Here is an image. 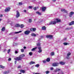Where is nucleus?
I'll return each instance as SVG.
<instances>
[{"label":"nucleus","mask_w":74,"mask_h":74,"mask_svg":"<svg viewBox=\"0 0 74 74\" xmlns=\"http://www.w3.org/2000/svg\"><path fill=\"white\" fill-rule=\"evenodd\" d=\"M56 21H51L49 25H55L56 23H59L61 22V20L57 18L56 19Z\"/></svg>","instance_id":"f257e3e1"},{"label":"nucleus","mask_w":74,"mask_h":74,"mask_svg":"<svg viewBox=\"0 0 74 74\" xmlns=\"http://www.w3.org/2000/svg\"><path fill=\"white\" fill-rule=\"evenodd\" d=\"M25 56V54H22L21 55L19 56V57H16L14 58L15 60H18V61H20L22 59V58Z\"/></svg>","instance_id":"f03ea898"},{"label":"nucleus","mask_w":74,"mask_h":74,"mask_svg":"<svg viewBox=\"0 0 74 74\" xmlns=\"http://www.w3.org/2000/svg\"><path fill=\"white\" fill-rule=\"evenodd\" d=\"M46 37L47 38H50V39L53 38V35H47Z\"/></svg>","instance_id":"7ed1b4c3"},{"label":"nucleus","mask_w":74,"mask_h":74,"mask_svg":"<svg viewBox=\"0 0 74 74\" xmlns=\"http://www.w3.org/2000/svg\"><path fill=\"white\" fill-rule=\"evenodd\" d=\"M10 9L11 8L9 7L6 8L5 10V12H8L9 11H10Z\"/></svg>","instance_id":"20e7f679"},{"label":"nucleus","mask_w":74,"mask_h":74,"mask_svg":"<svg viewBox=\"0 0 74 74\" xmlns=\"http://www.w3.org/2000/svg\"><path fill=\"white\" fill-rule=\"evenodd\" d=\"M20 13H19V12H18V11H16V17L17 18H18L19 16H20Z\"/></svg>","instance_id":"39448f33"},{"label":"nucleus","mask_w":74,"mask_h":74,"mask_svg":"<svg viewBox=\"0 0 74 74\" xmlns=\"http://www.w3.org/2000/svg\"><path fill=\"white\" fill-rule=\"evenodd\" d=\"M59 63H57V62L54 63L52 64V66H53L54 67L58 66H59Z\"/></svg>","instance_id":"423d86ee"},{"label":"nucleus","mask_w":74,"mask_h":74,"mask_svg":"<svg viewBox=\"0 0 74 74\" xmlns=\"http://www.w3.org/2000/svg\"><path fill=\"white\" fill-rule=\"evenodd\" d=\"M30 33V31L29 30H26L25 32L24 33L26 35H28Z\"/></svg>","instance_id":"0eeeda50"},{"label":"nucleus","mask_w":74,"mask_h":74,"mask_svg":"<svg viewBox=\"0 0 74 74\" xmlns=\"http://www.w3.org/2000/svg\"><path fill=\"white\" fill-rule=\"evenodd\" d=\"M30 30L31 32H35L36 30V28H31Z\"/></svg>","instance_id":"6e6552de"},{"label":"nucleus","mask_w":74,"mask_h":74,"mask_svg":"<svg viewBox=\"0 0 74 74\" xmlns=\"http://www.w3.org/2000/svg\"><path fill=\"white\" fill-rule=\"evenodd\" d=\"M39 50L38 51L39 53H41L42 52V49H41V47H39L38 48Z\"/></svg>","instance_id":"1a4fd4ad"},{"label":"nucleus","mask_w":74,"mask_h":74,"mask_svg":"<svg viewBox=\"0 0 74 74\" xmlns=\"http://www.w3.org/2000/svg\"><path fill=\"white\" fill-rule=\"evenodd\" d=\"M74 12H71L69 14V17H71L74 14Z\"/></svg>","instance_id":"9d476101"},{"label":"nucleus","mask_w":74,"mask_h":74,"mask_svg":"<svg viewBox=\"0 0 74 74\" xmlns=\"http://www.w3.org/2000/svg\"><path fill=\"white\" fill-rule=\"evenodd\" d=\"M74 24V21H72L70 23H69V26H71V25H73Z\"/></svg>","instance_id":"9b49d317"},{"label":"nucleus","mask_w":74,"mask_h":74,"mask_svg":"<svg viewBox=\"0 0 74 74\" xmlns=\"http://www.w3.org/2000/svg\"><path fill=\"white\" fill-rule=\"evenodd\" d=\"M46 9H47V8L46 7H43L42 8V11L43 12L45 11Z\"/></svg>","instance_id":"f8f14e48"},{"label":"nucleus","mask_w":74,"mask_h":74,"mask_svg":"<svg viewBox=\"0 0 74 74\" xmlns=\"http://www.w3.org/2000/svg\"><path fill=\"white\" fill-rule=\"evenodd\" d=\"M20 71L21 73H23V74L25 73V71L23 70H20Z\"/></svg>","instance_id":"ddd939ff"},{"label":"nucleus","mask_w":74,"mask_h":74,"mask_svg":"<svg viewBox=\"0 0 74 74\" xmlns=\"http://www.w3.org/2000/svg\"><path fill=\"white\" fill-rule=\"evenodd\" d=\"M60 64L62 65H64V64H65V62L61 61L60 62Z\"/></svg>","instance_id":"4468645a"},{"label":"nucleus","mask_w":74,"mask_h":74,"mask_svg":"<svg viewBox=\"0 0 74 74\" xmlns=\"http://www.w3.org/2000/svg\"><path fill=\"white\" fill-rule=\"evenodd\" d=\"M1 30L2 31V32H4L5 30V27H3L2 28Z\"/></svg>","instance_id":"2eb2a0df"},{"label":"nucleus","mask_w":74,"mask_h":74,"mask_svg":"<svg viewBox=\"0 0 74 74\" xmlns=\"http://www.w3.org/2000/svg\"><path fill=\"white\" fill-rule=\"evenodd\" d=\"M60 70V69H56V70L55 71V73H56L57 71H59Z\"/></svg>","instance_id":"dca6fc26"},{"label":"nucleus","mask_w":74,"mask_h":74,"mask_svg":"<svg viewBox=\"0 0 74 74\" xmlns=\"http://www.w3.org/2000/svg\"><path fill=\"white\" fill-rule=\"evenodd\" d=\"M3 73L4 74H8V73H10V71H6L4 72Z\"/></svg>","instance_id":"f3484780"},{"label":"nucleus","mask_w":74,"mask_h":74,"mask_svg":"<svg viewBox=\"0 0 74 74\" xmlns=\"http://www.w3.org/2000/svg\"><path fill=\"white\" fill-rule=\"evenodd\" d=\"M42 30H46V27L45 26H44L42 27Z\"/></svg>","instance_id":"a211bd4d"},{"label":"nucleus","mask_w":74,"mask_h":74,"mask_svg":"<svg viewBox=\"0 0 74 74\" xmlns=\"http://www.w3.org/2000/svg\"><path fill=\"white\" fill-rule=\"evenodd\" d=\"M16 27H20V25L19 24H17L15 26Z\"/></svg>","instance_id":"6ab92c4d"},{"label":"nucleus","mask_w":74,"mask_h":74,"mask_svg":"<svg viewBox=\"0 0 74 74\" xmlns=\"http://www.w3.org/2000/svg\"><path fill=\"white\" fill-rule=\"evenodd\" d=\"M35 64V62H34V61H31L30 63H29V64Z\"/></svg>","instance_id":"aec40b11"},{"label":"nucleus","mask_w":74,"mask_h":74,"mask_svg":"<svg viewBox=\"0 0 74 74\" xmlns=\"http://www.w3.org/2000/svg\"><path fill=\"white\" fill-rule=\"evenodd\" d=\"M20 27H21V28H23V27H24V25L23 24L20 25Z\"/></svg>","instance_id":"412c9836"},{"label":"nucleus","mask_w":74,"mask_h":74,"mask_svg":"<svg viewBox=\"0 0 74 74\" xmlns=\"http://www.w3.org/2000/svg\"><path fill=\"white\" fill-rule=\"evenodd\" d=\"M31 36H34V37H36V34L34 33H32L31 34Z\"/></svg>","instance_id":"4be33fe9"},{"label":"nucleus","mask_w":74,"mask_h":74,"mask_svg":"<svg viewBox=\"0 0 74 74\" xmlns=\"http://www.w3.org/2000/svg\"><path fill=\"white\" fill-rule=\"evenodd\" d=\"M46 61L48 62H50V58H48L46 60Z\"/></svg>","instance_id":"5701e85b"},{"label":"nucleus","mask_w":74,"mask_h":74,"mask_svg":"<svg viewBox=\"0 0 74 74\" xmlns=\"http://www.w3.org/2000/svg\"><path fill=\"white\" fill-rule=\"evenodd\" d=\"M64 12H65L66 13H66V15H69V13H68V12H67V10H66L65 9V10L64 11Z\"/></svg>","instance_id":"b1692460"},{"label":"nucleus","mask_w":74,"mask_h":74,"mask_svg":"<svg viewBox=\"0 0 74 74\" xmlns=\"http://www.w3.org/2000/svg\"><path fill=\"white\" fill-rule=\"evenodd\" d=\"M36 13L38 15H41V13H40L39 12H36Z\"/></svg>","instance_id":"393cba45"},{"label":"nucleus","mask_w":74,"mask_h":74,"mask_svg":"<svg viewBox=\"0 0 74 74\" xmlns=\"http://www.w3.org/2000/svg\"><path fill=\"white\" fill-rule=\"evenodd\" d=\"M29 54L30 56H32L33 55V53L32 52H30L29 53Z\"/></svg>","instance_id":"a878e982"},{"label":"nucleus","mask_w":74,"mask_h":74,"mask_svg":"<svg viewBox=\"0 0 74 74\" xmlns=\"http://www.w3.org/2000/svg\"><path fill=\"white\" fill-rule=\"evenodd\" d=\"M63 44L64 45H68V43L67 42H65L63 43Z\"/></svg>","instance_id":"bb28decb"},{"label":"nucleus","mask_w":74,"mask_h":74,"mask_svg":"<svg viewBox=\"0 0 74 74\" xmlns=\"http://www.w3.org/2000/svg\"><path fill=\"white\" fill-rule=\"evenodd\" d=\"M70 55H71V53L70 52H69L67 54V56H70Z\"/></svg>","instance_id":"cd10ccee"},{"label":"nucleus","mask_w":74,"mask_h":74,"mask_svg":"<svg viewBox=\"0 0 74 74\" xmlns=\"http://www.w3.org/2000/svg\"><path fill=\"white\" fill-rule=\"evenodd\" d=\"M32 18L29 19V23H32Z\"/></svg>","instance_id":"c85d7f7f"},{"label":"nucleus","mask_w":74,"mask_h":74,"mask_svg":"<svg viewBox=\"0 0 74 74\" xmlns=\"http://www.w3.org/2000/svg\"><path fill=\"white\" fill-rule=\"evenodd\" d=\"M37 49V47L33 48L32 49V51H35V49Z\"/></svg>","instance_id":"c756f323"},{"label":"nucleus","mask_w":74,"mask_h":74,"mask_svg":"<svg viewBox=\"0 0 74 74\" xmlns=\"http://www.w3.org/2000/svg\"><path fill=\"white\" fill-rule=\"evenodd\" d=\"M39 66H40L39 64H37L35 65V67L37 68Z\"/></svg>","instance_id":"7c9ffc66"},{"label":"nucleus","mask_w":74,"mask_h":74,"mask_svg":"<svg viewBox=\"0 0 74 74\" xmlns=\"http://www.w3.org/2000/svg\"><path fill=\"white\" fill-rule=\"evenodd\" d=\"M4 66H3L2 65H0V68H1L2 69H4Z\"/></svg>","instance_id":"2f4dec72"},{"label":"nucleus","mask_w":74,"mask_h":74,"mask_svg":"<svg viewBox=\"0 0 74 74\" xmlns=\"http://www.w3.org/2000/svg\"><path fill=\"white\" fill-rule=\"evenodd\" d=\"M70 29H71V28H67L65 29V30H70Z\"/></svg>","instance_id":"473e14b6"},{"label":"nucleus","mask_w":74,"mask_h":74,"mask_svg":"<svg viewBox=\"0 0 74 74\" xmlns=\"http://www.w3.org/2000/svg\"><path fill=\"white\" fill-rule=\"evenodd\" d=\"M49 73H50V72H49V71H46V73L47 74H49Z\"/></svg>","instance_id":"72a5a7b5"},{"label":"nucleus","mask_w":74,"mask_h":74,"mask_svg":"<svg viewBox=\"0 0 74 74\" xmlns=\"http://www.w3.org/2000/svg\"><path fill=\"white\" fill-rule=\"evenodd\" d=\"M40 43H37V46H38V47H40Z\"/></svg>","instance_id":"f704fd0d"},{"label":"nucleus","mask_w":74,"mask_h":74,"mask_svg":"<svg viewBox=\"0 0 74 74\" xmlns=\"http://www.w3.org/2000/svg\"><path fill=\"white\" fill-rule=\"evenodd\" d=\"M51 56H53V55H54V52H51Z\"/></svg>","instance_id":"c9c22d12"},{"label":"nucleus","mask_w":74,"mask_h":74,"mask_svg":"<svg viewBox=\"0 0 74 74\" xmlns=\"http://www.w3.org/2000/svg\"><path fill=\"white\" fill-rule=\"evenodd\" d=\"M66 58L67 59H69L70 58V57L67 56L66 57Z\"/></svg>","instance_id":"e433bc0d"},{"label":"nucleus","mask_w":74,"mask_h":74,"mask_svg":"<svg viewBox=\"0 0 74 74\" xmlns=\"http://www.w3.org/2000/svg\"><path fill=\"white\" fill-rule=\"evenodd\" d=\"M10 51H11V49H9L8 51V53H10Z\"/></svg>","instance_id":"4c0bfd02"},{"label":"nucleus","mask_w":74,"mask_h":74,"mask_svg":"<svg viewBox=\"0 0 74 74\" xmlns=\"http://www.w3.org/2000/svg\"><path fill=\"white\" fill-rule=\"evenodd\" d=\"M14 52H15V53H16V54L18 53V51H16V50H15V51Z\"/></svg>","instance_id":"58836bf2"},{"label":"nucleus","mask_w":74,"mask_h":74,"mask_svg":"<svg viewBox=\"0 0 74 74\" xmlns=\"http://www.w3.org/2000/svg\"><path fill=\"white\" fill-rule=\"evenodd\" d=\"M23 4L22 2H20L19 3V5H22Z\"/></svg>","instance_id":"ea45409f"},{"label":"nucleus","mask_w":74,"mask_h":74,"mask_svg":"<svg viewBox=\"0 0 74 74\" xmlns=\"http://www.w3.org/2000/svg\"><path fill=\"white\" fill-rule=\"evenodd\" d=\"M32 6H29L28 7L30 9H32Z\"/></svg>","instance_id":"a19ab883"},{"label":"nucleus","mask_w":74,"mask_h":74,"mask_svg":"<svg viewBox=\"0 0 74 74\" xmlns=\"http://www.w3.org/2000/svg\"><path fill=\"white\" fill-rule=\"evenodd\" d=\"M21 52H24V49H21Z\"/></svg>","instance_id":"79ce46f5"},{"label":"nucleus","mask_w":74,"mask_h":74,"mask_svg":"<svg viewBox=\"0 0 74 74\" xmlns=\"http://www.w3.org/2000/svg\"><path fill=\"white\" fill-rule=\"evenodd\" d=\"M11 58H9L8 59V61L10 62V61H11Z\"/></svg>","instance_id":"37998d69"},{"label":"nucleus","mask_w":74,"mask_h":74,"mask_svg":"<svg viewBox=\"0 0 74 74\" xmlns=\"http://www.w3.org/2000/svg\"><path fill=\"white\" fill-rule=\"evenodd\" d=\"M65 10V9L61 10V11L62 12H63L64 11V12Z\"/></svg>","instance_id":"c03bdc74"},{"label":"nucleus","mask_w":74,"mask_h":74,"mask_svg":"<svg viewBox=\"0 0 74 74\" xmlns=\"http://www.w3.org/2000/svg\"><path fill=\"white\" fill-rule=\"evenodd\" d=\"M34 10H37V8L36 7H34Z\"/></svg>","instance_id":"a18cd8bd"},{"label":"nucleus","mask_w":74,"mask_h":74,"mask_svg":"<svg viewBox=\"0 0 74 74\" xmlns=\"http://www.w3.org/2000/svg\"><path fill=\"white\" fill-rule=\"evenodd\" d=\"M43 63H46V61H43Z\"/></svg>","instance_id":"49530a36"},{"label":"nucleus","mask_w":74,"mask_h":74,"mask_svg":"<svg viewBox=\"0 0 74 74\" xmlns=\"http://www.w3.org/2000/svg\"><path fill=\"white\" fill-rule=\"evenodd\" d=\"M50 70H53V68H51V69H50Z\"/></svg>","instance_id":"de8ad7c7"},{"label":"nucleus","mask_w":74,"mask_h":74,"mask_svg":"<svg viewBox=\"0 0 74 74\" xmlns=\"http://www.w3.org/2000/svg\"><path fill=\"white\" fill-rule=\"evenodd\" d=\"M15 34H18V33H19L18 32H16L14 33Z\"/></svg>","instance_id":"09e8293b"},{"label":"nucleus","mask_w":74,"mask_h":74,"mask_svg":"<svg viewBox=\"0 0 74 74\" xmlns=\"http://www.w3.org/2000/svg\"><path fill=\"white\" fill-rule=\"evenodd\" d=\"M3 17V14H1L0 15V17Z\"/></svg>","instance_id":"8fccbe9b"},{"label":"nucleus","mask_w":74,"mask_h":74,"mask_svg":"<svg viewBox=\"0 0 74 74\" xmlns=\"http://www.w3.org/2000/svg\"><path fill=\"white\" fill-rule=\"evenodd\" d=\"M24 12H27V11H26V10H24Z\"/></svg>","instance_id":"3c124183"},{"label":"nucleus","mask_w":74,"mask_h":74,"mask_svg":"<svg viewBox=\"0 0 74 74\" xmlns=\"http://www.w3.org/2000/svg\"><path fill=\"white\" fill-rule=\"evenodd\" d=\"M21 66H18V69L19 68H21Z\"/></svg>","instance_id":"603ef678"},{"label":"nucleus","mask_w":74,"mask_h":74,"mask_svg":"<svg viewBox=\"0 0 74 74\" xmlns=\"http://www.w3.org/2000/svg\"><path fill=\"white\" fill-rule=\"evenodd\" d=\"M56 0H52V1L53 2H55V1H56Z\"/></svg>","instance_id":"864d4df0"},{"label":"nucleus","mask_w":74,"mask_h":74,"mask_svg":"<svg viewBox=\"0 0 74 74\" xmlns=\"http://www.w3.org/2000/svg\"><path fill=\"white\" fill-rule=\"evenodd\" d=\"M33 74H40V73H33Z\"/></svg>","instance_id":"5fc2aeb1"},{"label":"nucleus","mask_w":74,"mask_h":74,"mask_svg":"<svg viewBox=\"0 0 74 74\" xmlns=\"http://www.w3.org/2000/svg\"><path fill=\"white\" fill-rule=\"evenodd\" d=\"M26 47L25 46L24 47V49H26Z\"/></svg>","instance_id":"6e6d98bb"},{"label":"nucleus","mask_w":74,"mask_h":74,"mask_svg":"<svg viewBox=\"0 0 74 74\" xmlns=\"http://www.w3.org/2000/svg\"><path fill=\"white\" fill-rule=\"evenodd\" d=\"M18 33H21V32H22V31H20L19 32H18Z\"/></svg>","instance_id":"4d7b16f0"},{"label":"nucleus","mask_w":74,"mask_h":74,"mask_svg":"<svg viewBox=\"0 0 74 74\" xmlns=\"http://www.w3.org/2000/svg\"><path fill=\"white\" fill-rule=\"evenodd\" d=\"M10 24L11 25H12V23H10Z\"/></svg>","instance_id":"13d9d810"},{"label":"nucleus","mask_w":74,"mask_h":74,"mask_svg":"<svg viewBox=\"0 0 74 74\" xmlns=\"http://www.w3.org/2000/svg\"><path fill=\"white\" fill-rule=\"evenodd\" d=\"M15 64H16V61H15Z\"/></svg>","instance_id":"bf43d9fd"},{"label":"nucleus","mask_w":74,"mask_h":74,"mask_svg":"<svg viewBox=\"0 0 74 74\" xmlns=\"http://www.w3.org/2000/svg\"><path fill=\"white\" fill-rule=\"evenodd\" d=\"M1 21V19L0 18V22Z\"/></svg>","instance_id":"052dcab7"},{"label":"nucleus","mask_w":74,"mask_h":74,"mask_svg":"<svg viewBox=\"0 0 74 74\" xmlns=\"http://www.w3.org/2000/svg\"><path fill=\"white\" fill-rule=\"evenodd\" d=\"M61 74H63V73L62 72L61 73Z\"/></svg>","instance_id":"680f3d73"},{"label":"nucleus","mask_w":74,"mask_h":74,"mask_svg":"<svg viewBox=\"0 0 74 74\" xmlns=\"http://www.w3.org/2000/svg\"><path fill=\"white\" fill-rule=\"evenodd\" d=\"M18 74H21V73H18Z\"/></svg>","instance_id":"e2e57ef3"},{"label":"nucleus","mask_w":74,"mask_h":74,"mask_svg":"<svg viewBox=\"0 0 74 74\" xmlns=\"http://www.w3.org/2000/svg\"><path fill=\"white\" fill-rule=\"evenodd\" d=\"M6 49H5L4 50V52L5 51H6Z\"/></svg>","instance_id":"0e129e2a"},{"label":"nucleus","mask_w":74,"mask_h":74,"mask_svg":"<svg viewBox=\"0 0 74 74\" xmlns=\"http://www.w3.org/2000/svg\"><path fill=\"white\" fill-rule=\"evenodd\" d=\"M58 74H59L58 73Z\"/></svg>","instance_id":"69168bd1"}]
</instances>
